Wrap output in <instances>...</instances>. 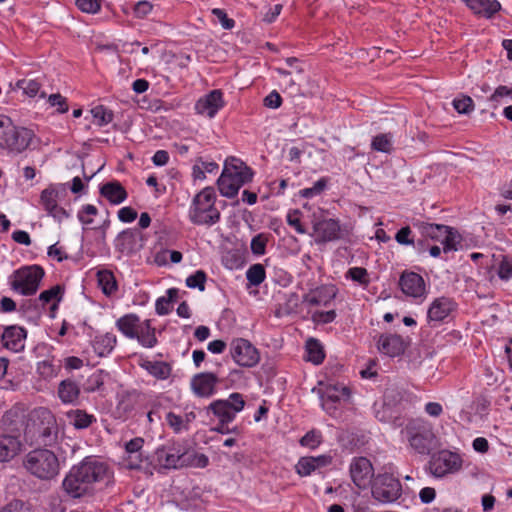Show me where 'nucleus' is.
<instances>
[{
	"label": "nucleus",
	"instance_id": "aec40b11",
	"mask_svg": "<svg viewBox=\"0 0 512 512\" xmlns=\"http://www.w3.org/2000/svg\"><path fill=\"white\" fill-rule=\"evenodd\" d=\"M27 332L19 326H9L2 334L3 346L13 352H20L25 347Z\"/></svg>",
	"mask_w": 512,
	"mask_h": 512
},
{
	"label": "nucleus",
	"instance_id": "72a5a7b5",
	"mask_svg": "<svg viewBox=\"0 0 512 512\" xmlns=\"http://www.w3.org/2000/svg\"><path fill=\"white\" fill-rule=\"evenodd\" d=\"M116 345V336L113 333H106L96 336L93 341L94 351L99 356L108 355Z\"/></svg>",
	"mask_w": 512,
	"mask_h": 512
},
{
	"label": "nucleus",
	"instance_id": "c9c22d12",
	"mask_svg": "<svg viewBox=\"0 0 512 512\" xmlns=\"http://www.w3.org/2000/svg\"><path fill=\"white\" fill-rule=\"evenodd\" d=\"M371 148L382 153H391L393 149V135L391 133H382L373 137Z\"/></svg>",
	"mask_w": 512,
	"mask_h": 512
},
{
	"label": "nucleus",
	"instance_id": "49530a36",
	"mask_svg": "<svg viewBox=\"0 0 512 512\" xmlns=\"http://www.w3.org/2000/svg\"><path fill=\"white\" fill-rule=\"evenodd\" d=\"M460 240V235L448 227L443 239L441 240L444 252L456 251L457 245L460 244Z\"/></svg>",
	"mask_w": 512,
	"mask_h": 512
},
{
	"label": "nucleus",
	"instance_id": "e2e57ef3",
	"mask_svg": "<svg viewBox=\"0 0 512 512\" xmlns=\"http://www.w3.org/2000/svg\"><path fill=\"white\" fill-rule=\"evenodd\" d=\"M266 238L262 235H256L251 241V250L255 255H262L265 253Z\"/></svg>",
	"mask_w": 512,
	"mask_h": 512
},
{
	"label": "nucleus",
	"instance_id": "7c9ffc66",
	"mask_svg": "<svg viewBox=\"0 0 512 512\" xmlns=\"http://www.w3.org/2000/svg\"><path fill=\"white\" fill-rule=\"evenodd\" d=\"M136 333L135 338L142 346L152 348L157 344L155 329L151 326L150 320L140 322Z\"/></svg>",
	"mask_w": 512,
	"mask_h": 512
},
{
	"label": "nucleus",
	"instance_id": "f257e3e1",
	"mask_svg": "<svg viewBox=\"0 0 512 512\" xmlns=\"http://www.w3.org/2000/svg\"><path fill=\"white\" fill-rule=\"evenodd\" d=\"M253 178V171L243 161L230 157L225 161L224 169L217 181L222 196L235 197L239 189Z\"/></svg>",
	"mask_w": 512,
	"mask_h": 512
},
{
	"label": "nucleus",
	"instance_id": "0eeeda50",
	"mask_svg": "<svg viewBox=\"0 0 512 512\" xmlns=\"http://www.w3.org/2000/svg\"><path fill=\"white\" fill-rule=\"evenodd\" d=\"M245 405V401L240 393H232L226 400H216L212 402L209 409L221 422H231L236 413L240 412Z\"/></svg>",
	"mask_w": 512,
	"mask_h": 512
},
{
	"label": "nucleus",
	"instance_id": "f03ea898",
	"mask_svg": "<svg viewBox=\"0 0 512 512\" xmlns=\"http://www.w3.org/2000/svg\"><path fill=\"white\" fill-rule=\"evenodd\" d=\"M24 469L39 480H52L60 471L57 455L46 448H35L23 458Z\"/></svg>",
	"mask_w": 512,
	"mask_h": 512
},
{
	"label": "nucleus",
	"instance_id": "bf43d9fd",
	"mask_svg": "<svg viewBox=\"0 0 512 512\" xmlns=\"http://www.w3.org/2000/svg\"><path fill=\"white\" fill-rule=\"evenodd\" d=\"M347 275L356 282H359L361 284H367L368 283V273L365 268L362 267H353L350 268L347 272Z\"/></svg>",
	"mask_w": 512,
	"mask_h": 512
},
{
	"label": "nucleus",
	"instance_id": "473e14b6",
	"mask_svg": "<svg viewBox=\"0 0 512 512\" xmlns=\"http://www.w3.org/2000/svg\"><path fill=\"white\" fill-rule=\"evenodd\" d=\"M140 324V319L135 314H127L119 318L116 322L117 328L128 338H135L136 331Z\"/></svg>",
	"mask_w": 512,
	"mask_h": 512
},
{
	"label": "nucleus",
	"instance_id": "20e7f679",
	"mask_svg": "<svg viewBox=\"0 0 512 512\" xmlns=\"http://www.w3.org/2000/svg\"><path fill=\"white\" fill-rule=\"evenodd\" d=\"M216 197L212 187H206L194 196L189 210L193 224L212 226L219 222L221 213L216 207Z\"/></svg>",
	"mask_w": 512,
	"mask_h": 512
},
{
	"label": "nucleus",
	"instance_id": "6ab92c4d",
	"mask_svg": "<svg viewBox=\"0 0 512 512\" xmlns=\"http://www.w3.org/2000/svg\"><path fill=\"white\" fill-rule=\"evenodd\" d=\"M411 447L420 454H429L436 445L434 433L429 428H420L409 437Z\"/></svg>",
	"mask_w": 512,
	"mask_h": 512
},
{
	"label": "nucleus",
	"instance_id": "ddd939ff",
	"mask_svg": "<svg viewBox=\"0 0 512 512\" xmlns=\"http://www.w3.org/2000/svg\"><path fill=\"white\" fill-rule=\"evenodd\" d=\"M350 475L353 483L360 489L366 488L374 475V469L366 457L353 458L350 464Z\"/></svg>",
	"mask_w": 512,
	"mask_h": 512
},
{
	"label": "nucleus",
	"instance_id": "f8f14e48",
	"mask_svg": "<svg viewBox=\"0 0 512 512\" xmlns=\"http://www.w3.org/2000/svg\"><path fill=\"white\" fill-rule=\"evenodd\" d=\"M59 190L57 186L50 185L41 192L40 204L47 214L58 222L69 217V213L58 205Z\"/></svg>",
	"mask_w": 512,
	"mask_h": 512
},
{
	"label": "nucleus",
	"instance_id": "a19ab883",
	"mask_svg": "<svg viewBox=\"0 0 512 512\" xmlns=\"http://www.w3.org/2000/svg\"><path fill=\"white\" fill-rule=\"evenodd\" d=\"M59 365H55L52 359H45L37 363V373L45 380H50L58 375Z\"/></svg>",
	"mask_w": 512,
	"mask_h": 512
},
{
	"label": "nucleus",
	"instance_id": "39448f33",
	"mask_svg": "<svg viewBox=\"0 0 512 512\" xmlns=\"http://www.w3.org/2000/svg\"><path fill=\"white\" fill-rule=\"evenodd\" d=\"M44 274L45 272L41 266H24L13 272L10 281L11 288L24 296L34 295Z\"/></svg>",
	"mask_w": 512,
	"mask_h": 512
},
{
	"label": "nucleus",
	"instance_id": "cd10ccee",
	"mask_svg": "<svg viewBox=\"0 0 512 512\" xmlns=\"http://www.w3.org/2000/svg\"><path fill=\"white\" fill-rule=\"evenodd\" d=\"M57 394L63 404L75 405L80 396V387L75 381L65 379L59 383Z\"/></svg>",
	"mask_w": 512,
	"mask_h": 512
},
{
	"label": "nucleus",
	"instance_id": "79ce46f5",
	"mask_svg": "<svg viewBox=\"0 0 512 512\" xmlns=\"http://www.w3.org/2000/svg\"><path fill=\"white\" fill-rule=\"evenodd\" d=\"M148 372L158 379H167L171 374V366L163 361L148 362L146 365Z\"/></svg>",
	"mask_w": 512,
	"mask_h": 512
},
{
	"label": "nucleus",
	"instance_id": "c85d7f7f",
	"mask_svg": "<svg viewBox=\"0 0 512 512\" xmlns=\"http://www.w3.org/2000/svg\"><path fill=\"white\" fill-rule=\"evenodd\" d=\"M467 6L475 13L491 18L501 9L497 0H466Z\"/></svg>",
	"mask_w": 512,
	"mask_h": 512
},
{
	"label": "nucleus",
	"instance_id": "2f4dec72",
	"mask_svg": "<svg viewBox=\"0 0 512 512\" xmlns=\"http://www.w3.org/2000/svg\"><path fill=\"white\" fill-rule=\"evenodd\" d=\"M66 416L69 423L76 429H86L96 422L94 415L81 409L71 410L67 412Z\"/></svg>",
	"mask_w": 512,
	"mask_h": 512
},
{
	"label": "nucleus",
	"instance_id": "a18cd8bd",
	"mask_svg": "<svg viewBox=\"0 0 512 512\" xmlns=\"http://www.w3.org/2000/svg\"><path fill=\"white\" fill-rule=\"evenodd\" d=\"M265 268L261 264L252 265L246 272V278L251 285L258 286L265 279Z\"/></svg>",
	"mask_w": 512,
	"mask_h": 512
},
{
	"label": "nucleus",
	"instance_id": "e433bc0d",
	"mask_svg": "<svg viewBox=\"0 0 512 512\" xmlns=\"http://www.w3.org/2000/svg\"><path fill=\"white\" fill-rule=\"evenodd\" d=\"M419 228L423 236L441 242L447 231L448 226L440 224L421 223L419 225Z\"/></svg>",
	"mask_w": 512,
	"mask_h": 512
},
{
	"label": "nucleus",
	"instance_id": "09e8293b",
	"mask_svg": "<svg viewBox=\"0 0 512 512\" xmlns=\"http://www.w3.org/2000/svg\"><path fill=\"white\" fill-rule=\"evenodd\" d=\"M452 104L455 110L460 114H469L474 110V102L472 98L466 95L455 98Z\"/></svg>",
	"mask_w": 512,
	"mask_h": 512
},
{
	"label": "nucleus",
	"instance_id": "052dcab7",
	"mask_svg": "<svg viewBox=\"0 0 512 512\" xmlns=\"http://www.w3.org/2000/svg\"><path fill=\"white\" fill-rule=\"evenodd\" d=\"M103 383L104 381L102 377V371H97L88 378L87 384L84 389L87 392H93L99 389L103 385Z\"/></svg>",
	"mask_w": 512,
	"mask_h": 512
},
{
	"label": "nucleus",
	"instance_id": "3c124183",
	"mask_svg": "<svg viewBox=\"0 0 512 512\" xmlns=\"http://www.w3.org/2000/svg\"><path fill=\"white\" fill-rule=\"evenodd\" d=\"M322 442V435L320 432L311 430L307 432L301 439L300 444L310 449L317 448Z\"/></svg>",
	"mask_w": 512,
	"mask_h": 512
},
{
	"label": "nucleus",
	"instance_id": "f704fd0d",
	"mask_svg": "<svg viewBox=\"0 0 512 512\" xmlns=\"http://www.w3.org/2000/svg\"><path fill=\"white\" fill-rule=\"evenodd\" d=\"M306 360L313 364H321L325 358V353L320 342L314 338H310L306 342Z\"/></svg>",
	"mask_w": 512,
	"mask_h": 512
},
{
	"label": "nucleus",
	"instance_id": "9b49d317",
	"mask_svg": "<svg viewBox=\"0 0 512 512\" xmlns=\"http://www.w3.org/2000/svg\"><path fill=\"white\" fill-rule=\"evenodd\" d=\"M224 106L223 92L219 89H215L200 97L196 101L194 109L196 114L211 119L214 118L218 111Z\"/></svg>",
	"mask_w": 512,
	"mask_h": 512
},
{
	"label": "nucleus",
	"instance_id": "4d7b16f0",
	"mask_svg": "<svg viewBox=\"0 0 512 512\" xmlns=\"http://www.w3.org/2000/svg\"><path fill=\"white\" fill-rule=\"evenodd\" d=\"M498 276L503 280H508L512 277V258L503 256L499 266Z\"/></svg>",
	"mask_w": 512,
	"mask_h": 512
},
{
	"label": "nucleus",
	"instance_id": "58836bf2",
	"mask_svg": "<svg viewBox=\"0 0 512 512\" xmlns=\"http://www.w3.org/2000/svg\"><path fill=\"white\" fill-rule=\"evenodd\" d=\"M62 292H63V289L59 285H56V286L51 287L48 290L41 292L38 297V300L40 302H42L43 305L53 302L51 308L56 309L58 303L62 299Z\"/></svg>",
	"mask_w": 512,
	"mask_h": 512
},
{
	"label": "nucleus",
	"instance_id": "5fc2aeb1",
	"mask_svg": "<svg viewBox=\"0 0 512 512\" xmlns=\"http://www.w3.org/2000/svg\"><path fill=\"white\" fill-rule=\"evenodd\" d=\"M166 421L168 425L176 432H180L183 429H187L184 419L180 415H176L173 412L166 414Z\"/></svg>",
	"mask_w": 512,
	"mask_h": 512
},
{
	"label": "nucleus",
	"instance_id": "338daca9",
	"mask_svg": "<svg viewBox=\"0 0 512 512\" xmlns=\"http://www.w3.org/2000/svg\"><path fill=\"white\" fill-rule=\"evenodd\" d=\"M153 5L148 1H139L134 5V14L138 18L146 17L152 11Z\"/></svg>",
	"mask_w": 512,
	"mask_h": 512
},
{
	"label": "nucleus",
	"instance_id": "2eb2a0df",
	"mask_svg": "<svg viewBox=\"0 0 512 512\" xmlns=\"http://www.w3.org/2000/svg\"><path fill=\"white\" fill-rule=\"evenodd\" d=\"M401 291L409 297L420 298L425 295V282L421 275L404 271L399 279Z\"/></svg>",
	"mask_w": 512,
	"mask_h": 512
},
{
	"label": "nucleus",
	"instance_id": "ea45409f",
	"mask_svg": "<svg viewBox=\"0 0 512 512\" xmlns=\"http://www.w3.org/2000/svg\"><path fill=\"white\" fill-rule=\"evenodd\" d=\"M349 396L350 391L346 386L328 385L324 391L323 401L327 399L332 402H337L342 398H348ZM323 406H325V402H323Z\"/></svg>",
	"mask_w": 512,
	"mask_h": 512
},
{
	"label": "nucleus",
	"instance_id": "6e6d98bb",
	"mask_svg": "<svg viewBox=\"0 0 512 512\" xmlns=\"http://www.w3.org/2000/svg\"><path fill=\"white\" fill-rule=\"evenodd\" d=\"M77 7L85 13H97L100 10V0H76Z\"/></svg>",
	"mask_w": 512,
	"mask_h": 512
},
{
	"label": "nucleus",
	"instance_id": "0e129e2a",
	"mask_svg": "<svg viewBox=\"0 0 512 512\" xmlns=\"http://www.w3.org/2000/svg\"><path fill=\"white\" fill-rule=\"evenodd\" d=\"M0 512H31V509L21 500L8 503Z\"/></svg>",
	"mask_w": 512,
	"mask_h": 512
},
{
	"label": "nucleus",
	"instance_id": "b1692460",
	"mask_svg": "<svg viewBox=\"0 0 512 512\" xmlns=\"http://www.w3.org/2000/svg\"><path fill=\"white\" fill-rule=\"evenodd\" d=\"M158 463L166 469L178 468L183 465L184 453L176 447H162L156 451Z\"/></svg>",
	"mask_w": 512,
	"mask_h": 512
},
{
	"label": "nucleus",
	"instance_id": "a878e982",
	"mask_svg": "<svg viewBox=\"0 0 512 512\" xmlns=\"http://www.w3.org/2000/svg\"><path fill=\"white\" fill-rule=\"evenodd\" d=\"M22 449L20 439L13 435H0V462H8L17 456Z\"/></svg>",
	"mask_w": 512,
	"mask_h": 512
},
{
	"label": "nucleus",
	"instance_id": "603ef678",
	"mask_svg": "<svg viewBox=\"0 0 512 512\" xmlns=\"http://www.w3.org/2000/svg\"><path fill=\"white\" fill-rule=\"evenodd\" d=\"M504 98H512V85L510 87L505 85L498 86L489 97V101L493 103L494 107H497Z\"/></svg>",
	"mask_w": 512,
	"mask_h": 512
},
{
	"label": "nucleus",
	"instance_id": "7ed1b4c3",
	"mask_svg": "<svg viewBox=\"0 0 512 512\" xmlns=\"http://www.w3.org/2000/svg\"><path fill=\"white\" fill-rule=\"evenodd\" d=\"M34 138L32 130L16 126L5 115H0V150L17 155L24 152Z\"/></svg>",
	"mask_w": 512,
	"mask_h": 512
},
{
	"label": "nucleus",
	"instance_id": "69168bd1",
	"mask_svg": "<svg viewBox=\"0 0 512 512\" xmlns=\"http://www.w3.org/2000/svg\"><path fill=\"white\" fill-rule=\"evenodd\" d=\"M335 318H336L335 310H329V311H325V312L317 311L312 315V319L314 322L323 323V324L330 323V322L334 321Z\"/></svg>",
	"mask_w": 512,
	"mask_h": 512
},
{
	"label": "nucleus",
	"instance_id": "864d4df0",
	"mask_svg": "<svg viewBox=\"0 0 512 512\" xmlns=\"http://www.w3.org/2000/svg\"><path fill=\"white\" fill-rule=\"evenodd\" d=\"M98 214V209L92 205L87 204L84 205L81 210L78 212V220L84 225H90L93 223V216Z\"/></svg>",
	"mask_w": 512,
	"mask_h": 512
},
{
	"label": "nucleus",
	"instance_id": "de8ad7c7",
	"mask_svg": "<svg viewBox=\"0 0 512 512\" xmlns=\"http://www.w3.org/2000/svg\"><path fill=\"white\" fill-rule=\"evenodd\" d=\"M16 87L21 89L27 96L34 97L39 92L41 84L34 79H21L17 81Z\"/></svg>",
	"mask_w": 512,
	"mask_h": 512
},
{
	"label": "nucleus",
	"instance_id": "13d9d810",
	"mask_svg": "<svg viewBox=\"0 0 512 512\" xmlns=\"http://www.w3.org/2000/svg\"><path fill=\"white\" fill-rule=\"evenodd\" d=\"M48 102L51 106L53 107H57V111L59 113H65L68 111V104H67V101H66V98L63 97L61 94L59 93H56V94H51L49 97H48Z\"/></svg>",
	"mask_w": 512,
	"mask_h": 512
},
{
	"label": "nucleus",
	"instance_id": "4c0bfd02",
	"mask_svg": "<svg viewBox=\"0 0 512 512\" xmlns=\"http://www.w3.org/2000/svg\"><path fill=\"white\" fill-rule=\"evenodd\" d=\"M98 284L106 295H111L117 289L115 277L112 272L104 270L97 273Z\"/></svg>",
	"mask_w": 512,
	"mask_h": 512
},
{
	"label": "nucleus",
	"instance_id": "37998d69",
	"mask_svg": "<svg viewBox=\"0 0 512 512\" xmlns=\"http://www.w3.org/2000/svg\"><path fill=\"white\" fill-rule=\"evenodd\" d=\"M91 114L94 119V122L98 126H104V125L109 124L110 122L113 121V117H114L113 112L111 110L107 109L106 107H104L103 105H98V106H95L94 108H92Z\"/></svg>",
	"mask_w": 512,
	"mask_h": 512
},
{
	"label": "nucleus",
	"instance_id": "c756f323",
	"mask_svg": "<svg viewBox=\"0 0 512 512\" xmlns=\"http://www.w3.org/2000/svg\"><path fill=\"white\" fill-rule=\"evenodd\" d=\"M100 194L112 204H120L127 198L125 188L118 181H112L102 185Z\"/></svg>",
	"mask_w": 512,
	"mask_h": 512
},
{
	"label": "nucleus",
	"instance_id": "774afa93",
	"mask_svg": "<svg viewBox=\"0 0 512 512\" xmlns=\"http://www.w3.org/2000/svg\"><path fill=\"white\" fill-rule=\"evenodd\" d=\"M212 13L218 18L220 21L222 27L224 29H232L235 25V22L233 19L228 18L227 14L224 10L219 8H214L212 10Z\"/></svg>",
	"mask_w": 512,
	"mask_h": 512
},
{
	"label": "nucleus",
	"instance_id": "a211bd4d",
	"mask_svg": "<svg viewBox=\"0 0 512 512\" xmlns=\"http://www.w3.org/2000/svg\"><path fill=\"white\" fill-rule=\"evenodd\" d=\"M337 295V289L333 285H323L310 290L303 296V303L310 306H327Z\"/></svg>",
	"mask_w": 512,
	"mask_h": 512
},
{
	"label": "nucleus",
	"instance_id": "1a4fd4ad",
	"mask_svg": "<svg viewBox=\"0 0 512 512\" xmlns=\"http://www.w3.org/2000/svg\"><path fill=\"white\" fill-rule=\"evenodd\" d=\"M35 416L41 421L38 426V438L44 446L52 445L57 440L58 427L54 415L47 408L35 410Z\"/></svg>",
	"mask_w": 512,
	"mask_h": 512
},
{
	"label": "nucleus",
	"instance_id": "bb28decb",
	"mask_svg": "<svg viewBox=\"0 0 512 512\" xmlns=\"http://www.w3.org/2000/svg\"><path fill=\"white\" fill-rule=\"evenodd\" d=\"M217 377L213 373H200L192 380V388L195 394L208 397L213 394Z\"/></svg>",
	"mask_w": 512,
	"mask_h": 512
},
{
	"label": "nucleus",
	"instance_id": "f3484780",
	"mask_svg": "<svg viewBox=\"0 0 512 512\" xmlns=\"http://www.w3.org/2000/svg\"><path fill=\"white\" fill-rule=\"evenodd\" d=\"M142 235L138 230L122 231L115 240L116 249L124 255H131L142 247Z\"/></svg>",
	"mask_w": 512,
	"mask_h": 512
},
{
	"label": "nucleus",
	"instance_id": "4be33fe9",
	"mask_svg": "<svg viewBox=\"0 0 512 512\" xmlns=\"http://www.w3.org/2000/svg\"><path fill=\"white\" fill-rule=\"evenodd\" d=\"M378 350L389 357H397L405 350L403 339L396 334H382L377 341Z\"/></svg>",
	"mask_w": 512,
	"mask_h": 512
},
{
	"label": "nucleus",
	"instance_id": "9d476101",
	"mask_svg": "<svg viewBox=\"0 0 512 512\" xmlns=\"http://www.w3.org/2000/svg\"><path fill=\"white\" fill-rule=\"evenodd\" d=\"M462 466V460L456 453L442 451L430 461V471L436 477L458 471Z\"/></svg>",
	"mask_w": 512,
	"mask_h": 512
},
{
	"label": "nucleus",
	"instance_id": "c03bdc74",
	"mask_svg": "<svg viewBox=\"0 0 512 512\" xmlns=\"http://www.w3.org/2000/svg\"><path fill=\"white\" fill-rule=\"evenodd\" d=\"M275 71L283 77L281 85L285 91H289L291 95L300 94V86L292 79V71L283 68H276Z\"/></svg>",
	"mask_w": 512,
	"mask_h": 512
},
{
	"label": "nucleus",
	"instance_id": "393cba45",
	"mask_svg": "<svg viewBox=\"0 0 512 512\" xmlns=\"http://www.w3.org/2000/svg\"><path fill=\"white\" fill-rule=\"evenodd\" d=\"M454 309V303L450 298L440 297L435 299L428 309L429 322L443 321Z\"/></svg>",
	"mask_w": 512,
	"mask_h": 512
},
{
	"label": "nucleus",
	"instance_id": "dca6fc26",
	"mask_svg": "<svg viewBox=\"0 0 512 512\" xmlns=\"http://www.w3.org/2000/svg\"><path fill=\"white\" fill-rule=\"evenodd\" d=\"M316 243H326L340 238V225L335 219H323L313 222Z\"/></svg>",
	"mask_w": 512,
	"mask_h": 512
},
{
	"label": "nucleus",
	"instance_id": "8fccbe9b",
	"mask_svg": "<svg viewBox=\"0 0 512 512\" xmlns=\"http://www.w3.org/2000/svg\"><path fill=\"white\" fill-rule=\"evenodd\" d=\"M206 279V273L203 270H197L194 274L187 277L186 285L189 288H198L200 291H204Z\"/></svg>",
	"mask_w": 512,
	"mask_h": 512
},
{
	"label": "nucleus",
	"instance_id": "4468645a",
	"mask_svg": "<svg viewBox=\"0 0 512 512\" xmlns=\"http://www.w3.org/2000/svg\"><path fill=\"white\" fill-rule=\"evenodd\" d=\"M73 467L90 487L93 483L103 480L107 474V467L104 463L90 458L84 459L79 465Z\"/></svg>",
	"mask_w": 512,
	"mask_h": 512
},
{
	"label": "nucleus",
	"instance_id": "5701e85b",
	"mask_svg": "<svg viewBox=\"0 0 512 512\" xmlns=\"http://www.w3.org/2000/svg\"><path fill=\"white\" fill-rule=\"evenodd\" d=\"M332 462V457L329 455H320L317 457H301L297 462L295 468L296 472L302 476H309L316 469L328 466Z\"/></svg>",
	"mask_w": 512,
	"mask_h": 512
},
{
	"label": "nucleus",
	"instance_id": "6e6552de",
	"mask_svg": "<svg viewBox=\"0 0 512 512\" xmlns=\"http://www.w3.org/2000/svg\"><path fill=\"white\" fill-rule=\"evenodd\" d=\"M230 354L235 363L243 367H253L260 359L257 349L243 338H236L231 341Z\"/></svg>",
	"mask_w": 512,
	"mask_h": 512
},
{
	"label": "nucleus",
	"instance_id": "680f3d73",
	"mask_svg": "<svg viewBox=\"0 0 512 512\" xmlns=\"http://www.w3.org/2000/svg\"><path fill=\"white\" fill-rule=\"evenodd\" d=\"M411 234V228L409 226H405L396 233L395 240L401 245H411L414 243Z\"/></svg>",
	"mask_w": 512,
	"mask_h": 512
},
{
	"label": "nucleus",
	"instance_id": "412c9836",
	"mask_svg": "<svg viewBox=\"0 0 512 512\" xmlns=\"http://www.w3.org/2000/svg\"><path fill=\"white\" fill-rule=\"evenodd\" d=\"M62 486L63 489L74 498L83 496L91 488L74 467L71 468L70 472L64 478Z\"/></svg>",
	"mask_w": 512,
	"mask_h": 512
},
{
	"label": "nucleus",
	"instance_id": "423d86ee",
	"mask_svg": "<svg viewBox=\"0 0 512 512\" xmlns=\"http://www.w3.org/2000/svg\"><path fill=\"white\" fill-rule=\"evenodd\" d=\"M371 493L378 502L391 503L401 496L402 486L399 480L392 475L379 474L372 482Z\"/></svg>",
	"mask_w": 512,
	"mask_h": 512
}]
</instances>
